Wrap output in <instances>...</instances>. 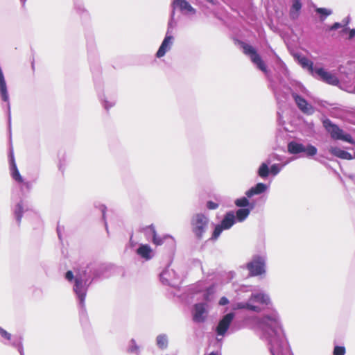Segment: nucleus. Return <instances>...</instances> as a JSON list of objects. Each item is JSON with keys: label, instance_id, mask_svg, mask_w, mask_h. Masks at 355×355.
Masks as SVG:
<instances>
[{"label": "nucleus", "instance_id": "obj_1", "mask_svg": "<svg viewBox=\"0 0 355 355\" xmlns=\"http://www.w3.org/2000/svg\"><path fill=\"white\" fill-rule=\"evenodd\" d=\"M257 326L261 331V338L267 343L271 355H293L277 311L258 318Z\"/></svg>", "mask_w": 355, "mask_h": 355}, {"label": "nucleus", "instance_id": "obj_2", "mask_svg": "<svg viewBox=\"0 0 355 355\" xmlns=\"http://www.w3.org/2000/svg\"><path fill=\"white\" fill-rule=\"evenodd\" d=\"M93 263L81 266L76 270L75 284L73 286V291L78 301V306L81 313L86 311L85 300L87 290L94 281Z\"/></svg>", "mask_w": 355, "mask_h": 355}, {"label": "nucleus", "instance_id": "obj_3", "mask_svg": "<svg viewBox=\"0 0 355 355\" xmlns=\"http://www.w3.org/2000/svg\"><path fill=\"white\" fill-rule=\"evenodd\" d=\"M209 224L208 217L202 213L194 214L191 219V226L193 233L198 239H202L206 232Z\"/></svg>", "mask_w": 355, "mask_h": 355}, {"label": "nucleus", "instance_id": "obj_4", "mask_svg": "<svg viewBox=\"0 0 355 355\" xmlns=\"http://www.w3.org/2000/svg\"><path fill=\"white\" fill-rule=\"evenodd\" d=\"M266 256L257 254L252 257V260L246 264L251 276H259L266 273Z\"/></svg>", "mask_w": 355, "mask_h": 355}, {"label": "nucleus", "instance_id": "obj_5", "mask_svg": "<svg viewBox=\"0 0 355 355\" xmlns=\"http://www.w3.org/2000/svg\"><path fill=\"white\" fill-rule=\"evenodd\" d=\"M234 317L235 314L234 312H230L224 315L220 319L215 328V332L217 336L216 340L219 343L220 347L222 345L223 338L225 336L230 329V324H232Z\"/></svg>", "mask_w": 355, "mask_h": 355}, {"label": "nucleus", "instance_id": "obj_6", "mask_svg": "<svg viewBox=\"0 0 355 355\" xmlns=\"http://www.w3.org/2000/svg\"><path fill=\"white\" fill-rule=\"evenodd\" d=\"M241 46L243 53L250 57L251 62L267 76L268 73L267 67L257 50L252 45L245 43H242Z\"/></svg>", "mask_w": 355, "mask_h": 355}, {"label": "nucleus", "instance_id": "obj_7", "mask_svg": "<svg viewBox=\"0 0 355 355\" xmlns=\"http://www.w3.org/2000/svg\"><path fill=\"white\" fill-rule=\"evenodd\" d=\"M236 223V217L234 211H227L220 224H218L213 232L211 239L216 240L223 230H230Z\"/></svg>", "mask_w": 355, "mask_h": 355}, {"label": "nucleus", "instance_id": "obj_8", "mask_svg": "<svg viewBox=\"0 0 355 355\" xmlns=\"http://www.w3.org/2000/svg\"><path fill=\"white\" fill-rule=\"evenodd\" d=\"M0 336L2 338L1 342L4 345L12 346L17 349L20 355H24L22 338L21 336H12L1 327H0Z\"/></svg>", "mask_w": 355, "mask_h": 355}, {"label": "nucleus", "instance_id": "obj_9", "mask_svg": "<svg viewBox=\"0 0 355 355\" xmlns=\"http://www.w3.org/2000/svg\"><path fill=\"white\" fill-rule=\"evenodd\" d=\"M288 151L290 154L297 155L301 153H305L307 157H312L317 154V148L311 144L306 146L295 141L288 142L287 145Z\"/></svg>", "mask_w": 355, "mask_h": 355}, {"label": "nucleus", "instance_id": "obj_10", "mask_svg": "<svg viewBox=\"0 0 355 355\" xmlns=\"http://www.w3.org/2000/svg\"><path fill=\"white\" fill-rule=\"evenodd\" d=\"M10 168L12 178L18 183H21V190L29 191L33 186L32 182L26 181L24 182L19 171L17 167L13 153H11L10 155Z\"/></svg>", "mask_w": 355, "mask_h": 355}, {"label": "nucleus", "instance_id": "obj_11", "mask_svg": "<svg viewBox=\"0 0 355 355\" xmlns=\"http://www.w3.org/2000/svg\"><path fill=\"white\" fill-rule=\"evenodd\" d=\"M319 148L320 153L316 160L327 168H330L331 166L328 164L327 161H331V157H333V144L331 141H324L319 145Z\"/></svg>", "mask_w": 355, "mask_h": 355}, {"label": "nucleus", "instance_id": "obj_12", "mask_svg": "<svg viewBox=\"0 0 355 355\" xmlns=\"http://www.w3.org/2000/svg\"><path fill=\"white\" fill-rule=\"evenodd\" d=\"M209 313V304L207 302H198L193 305L192 318L196 323L204 322Z\"/></svg>", "mask_w": 355, "mask_h": 355}, {"label": "nucleus", "instance_id": "obj_13", "mask_svg": "<svg viewBox=\"0 0 355 355\" xmlns=\"http://www.w3.org/2000/svg\"><path fill=\"white\" fill-rule=\"evenodd\" d=\"M291 94L297 107L302 113L306 115H312L315 112L314 107L293 89L291 90Z\"/></svg>", "mask_w": 355, "mask_h": 355}, {"label": "nucleus", "instance_id": "obj_14", "mask_svg": "<svg viewBox=\"0 0 355 355\" xmlns=\"http://www.w3.org/2000/svg\"><path fill=\"white\" fill-rule=\"evenodd\" d=\"M249 299L251 305L260 306L261 311L264 309V306H268L272 304L270 296L263 291L252 293Z\"/></svg>", "mask_w": 355, "mask_h": 355}, {"label": "nucleus", "instance_id": "obj_15", "mask_svg": "<svg viewBox=\"0 0 355 355\" xmlns=\"http://www.w3.org/2000/svg\"><path fill=\"white\" fill-rule=\"evenodd\" d=\"M176 274L173 269L167 266L160 274V281L164 285L175 287L177 285L175 280Z\"/></svg>", "mask_w": 355, "mask_h": 355}, {"label": "nucleus", "instance_id": "obj_16", "mask_svg": "<svg viewBox=\"0 0 355 355\" xmlns=\"http://www.w3.org/2000/svg\"><path fill=\"white\" fill-rule=\"evenodd\" d=\"M174 42V37L168 33H166L165 37L156 53V57L160 58L171 49Z\"/></svg>", "mask_w": 355, "mask_h": 355}, {"label": "nucleus", "instance_id": "obj_17", "mask_svg": "<svg viewBox=\"0 0 355 355\" xmlns=\"http://www.w3.org/2000/svg\"><path fill=\"white\" fill-rule=\"evenodd\" d=\"M28 211L27 205L22 200H21L19 202H17L12 208V212L15 217V219L19 226L21 218L23 217L24 214Z\"/></svg>", "mask_w": 355, "mask_h": 355}, {"label": "nucleus", "instance_id": "obj_18", "mask_svg": "<svg viewBox=\"0 0 355 355\" xmlns=\"http://www.w3.org/2000/svg\"><path fill=\"white\" fill-rule=\"evenodd\" d=\"M334 140H341L345 142L354 144L355 141L352 135L340 128L337 125L334 124Z\"/></svg>", "mask_w": 355, "mask_h": 355}, {"label": "nucleus", "instance_id": "obj_19", "mask_svg": "<svg viewBox=\"0 0 355 355\" xmlns=\"http://www.w3.org/2000/svg\"><path fill=\"white\" fill-rule=\"evenodd\" d=\"M233 310H240V309H247L248 311H254V312H261V307L259 305H251V302L250 299L248 300L247 302H237L234 304L232 307Z\"/></svg>", "mask_w": 355, "mask_h": 355}, {"label": "nucleus", "instance_id": "obj_20", "mask_svg": "<svg viewBox=\"0 0 355 355\" xmlns=\"http://www.w3.org/2000/svg\"><path fill=\"white\" fill-rule=\"evenodd\" d=\"M172 7L174 11L176 8H178L182 12L187 11V12L193 14L196 12V10L187 0H174L172 3Z\"/></svg>", "mask_w": 355, "mask_h": 355}, {"label": "nucleus", "instance_id": "obj_21", "mask_svg": "<svg viewBox=\"0 0 355 355\" xmlns=\"http://www.w3.org/2000/svg\"><path fill=\"white\" fill-rule=\"evenodd\" d=\"M312 75L329 85H333V75L326 71L323 68H315L314 74Z\"/></svg>", "mask_w": 355, "mask_h": 355}, {"label": "nucleus", "instance_id": "obj_22", "mask_svg": "<svg viewBox=\"0 0 355 355\" xmlns=\"http://www.w3.org/2000/svg\"><path fill=\"white\" fill-rule=\"evenodd\" d=\"M295 58L303 69H307L311 74H314V69L315 68L310 60L304 55L298 54L295 55Z\"/></svg>", "mask_w": 355, "mask_h": 355}, {"label": "nucleus", "instance_id": "obj_23", "mask_svg": "<svg viewBox=\"0 0 355 355\" xmlns=\"http://www.w3.org/2000/svg\"><path fill=\"white\" fill-rule=\"evenodd\" d=\"M268 189V186L262 182L256 184L254 187H251L245 192V196L248 198H252L255 195L263 193Z\"/></svg>", "mask_w": 355, "mask_h": 355}, {"label": "nucleus", "instance_id": "obj_24", "mask_svg": "<svg viewBox=\"0 0 355 355\" xmlns=\"http://www.w3.org/2000/svg\"><path fill=\"white\" fill-rule=\"evenodd\" d=\"M137 253L143 259L150 260L153 257L151 248L147 244H141L137 250Z\"/></svg>", "mask_w": 355, "mask_h": 355}, {"label": "nucleus", "instance_id": "obj_25", "mask_svg": "<svg viewBox=\"0 0 355 355\" xmlns=\"http://www.w3.org/2000/svg\"><path fill=\"white\" fill-rule=\"evenodd\" d=\"M271 161L267 159L266 162L261 164L258 170L257 175L262 179H266L270 175V167L269 165Z\"/></svg>", "mask_w": 355, "mask_h": 355}, {"label": "nucleus", "instance_id": "obj_26", "mask_svg": "<svg viewBox=\"0 0 355 355\" xmlns=\"http://www.w3.org/2000/svg\"><path fill=\"white\" fill-rule=\"evenodd\" d=\"M92 269L94 279H95L105 275V272L108 269V266L105 264L97 265L96 263H93Z\"/></svg>", "mask_w": 355, "mask_h": 355}, {"label": "nucleus", "instance_id": "obj_27", "mask_svg": "<svg viewBox=\"0 0 355 355\" xmlns=\"http://www.w3.org/2000/svg\"><path fill=\"white\" fill-rule=\"evenodd\" d=\"M253 209V206L250 205V208H240L236 210L235 214L236 221L243 222L249 216L250 211Z\"/></svg>", "mask_w": 355, "mask_h": 355}, {"label": "nucleus", "instance_id": "obj_28", "mask_svg": "<svg viewBox=\"0 0 355 355\" xmlns=\"http://www.w3.org/2000/svg\"><path fill=\"white\" fill-rule=\"evenodd\" d=\"M302 8L300 0H292V6L290 9V17L296 19L299 17V12Z\"/></svg>", "mask_w": 355, "mask_h": 355}, {"label": "nucleus", "instance_id": "obj_29", "mask_svg": "<svg viewBox=\"0 0 355 355\" xmlns=\"http://www.w3.org/2000/svg\"><path fill=\"white\" fill-rule=\"evenodd\" d=\"M148 230H150V231L152 232V236H153V242L154 244H155L156 245H161L164 243V240L166 239H168V238H171L170 236L168 235H166V236H164L163 238L162 237H160L157 234V232H156V230H155V227L153 226V225H149L148 227H147Z\"/></svg>", "mask_w": 355, "mask_h": 355}, {"label": "nucleus", "instance_id": "obj_30", "mask_svg": "<svg viewBox=\"0 0 355 355\" xmlns=\"http://www.w3.org/2000/svg\"><path fill=\"white\" fill-rule=\"evenodd\" d=\"M156 345L162 350L166 349L168 345V339L166 334H159L156 338Z\"/></svg>", "mask_w": 355, "mask_h": 355}, {"label": "nucleus", "instance_id": "obj_31", "mask_svg": "<svg viewBox=\"0 0 355 355\" xmlns=\"http://www.w3.org/2000/svg\"><path fill=\"white\" fill-rule=\"evenodd\" d=\"M126 351L128 354L140 355V346L137 343L135 339L132 338L128 343Z\"/></svg>", "mask_w": 355, "mask_h": 355}, {"label": "nucleus", "instance_id": "obj_32", "mask_svg": "<svg viewBox=\"0 0 355 355\" xmlns=\"http://www.w3.org/2000/svg\"><path fill=\"white\" fill-rule=\"evenodd\" d=\"M321 121L324 128L329 133L331 138H333V122L324 114L321 117Z\"/></svg>", "mask_w": 355, "mask_h": 355}, {"label": "nucleus", "instance_id": "obj_33", "mask_svg": "<svg viewBox=\"0 0 355 355\" xmlns=\"http://www.w3.org/2000/svg\"><path fill=\"white\" fill-rule=\"evenodd\" d=\"M315 10L316 13L319 15L320 21H324L327 17L332 14L331 10L324 8H316Z\"/></svg>", "mask_w": 355, "mask_h": 355}, {"label": "nucleus", "instance_id": "obj_34", "mask_svg": "<svg viewBox=\"0 0 355 355\" xmlns=\"http://www.w3.org/2000/svg\"><path fill=\"white\" fill-rule=\"evenodd\" d=\"M334 156L345 159H352L353 158V157L349 153L336 147H334Z\"/></svg>", "mask_w": 355, "mask_h": 355}, {"label": "nucleus", "instance_id": "obj_35", "mask_svg": "<svg viewBox=\"0 0 355 355\" xmlns=\"http://www.w3.org/2000/svg\"><path fill=\"white\" fill-rule=\"evenodd\" d=\"M288 162L289 161H287L283 164H273L270 167V174L272 176H276Z\"/></svg>", "mask_w": 355, "mask_h": 355}, {"label": "nucleus", "instance_id": "obj_36", "mask_svg": "<svg viewBox=\"0 0 355 355\" xmlns=\"http://www.w3.org/2000/svg\"><path fill=\"white\" fill-rule=\"evenodd\" d=\"M234 203L236 206L240 208H248V207L251 205L247 196L236 199Z\"/></svg>", "mask_w": 355, "mask_h": 355}, {"label": "nucleus", "instance_id": "obj_37", "mask_svg": "<svg viewBox=\"0 0 355 355\" xmlns=\"http://www.w3.org/2000/svg\"><path fill=\"white\" fill-rule=\"evenodd\" d=\"M74 8L76 12L82 17H87L89 15L87 10L85 8L83 3L80 2H76Z\"/></svg>", "mask_w": 355, "mask_h": 355}, {"label": "nucleus", "instance_id": "obj_38", "mask_svg": "<svg viewBox=\"0 0 355 355\" xmlns=\"http://www.w3.org/2000/svg\"><path fill=\"white\" fill-rule=\"evenodd\" d=\"M174 15H175V11L172 10V12L171 15V18L168 23V27H167V31H166V33L172 35L173 29L176 26L177 23L175 21Z\"/></svg>", "mask_w": 355, "mask_h": 355}, {"label": "nucleus", "instance_id": "obj_39", "mask_svg": "<svg viewBox=\"0 0 355 355\" xmlns=\"http://www.w3.org/2000/svg\"><path fill=\"white\" fill-rule=\"evenodd\" d=\"M100 99L102 102L103 106L106 110L112 107L116 103V101L114 99L108 101L104 95L103 96H100Z\"/></svg>", "mask_w": 355, "mask_h": 355}, {"label": "nucleus", "instance_id": "obj_40", "mask_svg": "<svg viewBox=\"0 0 355 355\" xmlns=\"http://www.w3.org/2000/svg\"><path fill=\"white\" fill-rule=\"evenodd\" d=\"M213 294H214V288L213 287L207 288L203 293V300H205L204 302H207L208 304V302H211L212 300Z\"/></svg>", "mask_w": 355, "mask_h": 355}, {"label": "nucleus", "instance_id": "obj_41", "mask_svg": "<svg viewBox=\"0 0 355 355\" xmlns=\"http://www.w3.org/2000/svg\"><path fill=\"white\" fill-rule=\"evenodd\" d=\"M106 207L104 205H101L100 206V210L102 212V218H103V220H104V223H105V230L107 231V232L108 233V226H107V223L106 222V220H105V212H106Z\"/></svg>", "mask_w": 355, "mask_h": 355}, {"label": "nucleus", "instance_id": "obj_42", "mask_svg": "<svg viewBox=\"0 0 355 355\" xmlns=\"http://www.w3.org/2000/svg\"><path fill=\"white\" fill-rule=\"evenodd\" d=\"M293 86L295 87V92H296L297 93V92L306 93V89L304 87V86L300 83H296Z\"/></svg>", "mask_w": 355, "mask_h": 355}, {"label": "nucleus", "instance_id": "obj_43", "mask_svg": "<svg viewBox=\"0 0 355 355\" xmlns=\"http://www.w3.org/2000/svg\"><path fill=\"white\" fill-rule=\"evenodd\" d=\"M349 22V17H346L343 21V24H340V23H334V30H336L339 28H341V27H345L348 25Z\"/></svg>", "mask_w": 355, "mask_h": 355}, {"label": "nucleus", "instance_id": "obj_44", "mask_svg": "<svg viewBox=\"0 0 355 355\" xmlns=\"http://www.w3.org/2000/svg\"><path fill=\"white\" fill-rule=\"evenodd\" d=\"M345 348L343 346L334 347V355H345Z\"/></svg>", "mask_w": 355, "mask_h": 355}, {"label": "nucleus", "instance_id": "obj_45", "mask_svg": "<svg viewBox=\"0 0 355 355\" xmlns=\"http://www.w3.org/2000/svg\"><path fill=\"white\" fill-rule=\"evenodd\" d=\"M65 278L69 282L73 281L75 282V275H73V272L71 270H68L65 273Z\"/></svg>", "mask_w": 355, "mask_h": 355}, {"label": "nucleus", "instance_id": "obj_46", "mask_svg": "<svg viewBox=\"0 0 355 355\" xmlns=\"http://www.w3.org/2000/svg\"><path fill=\"white\" fill-rule=\"evenodd\" d=\"M218 206H219V205L218 203L214 202L211 200H209L207 202V209H211V210L216 209L218 207Z\"/></svg>", "mask_w": 355, "mask_h": 355}, {"label": "nucleus", "instance_id": "obj_47", "mask_svg": "<svg viewBox=\"0 0 355 355\" xmlns=\"http://www.w3.org/2000/svg\"><path fill=\"white\" fill-rule=\"evenodd\" d=\"M66 163L64 159H60L58 163V168L60 171L63 172L65 168Z\"/></svg>", "mask_w": 355, "mask_h": 355}, {"label": "nucleus", "instance_id": "obj_48", "mask_svg": "<svg viewBox=\"0 0 355 355\" xmlns=\"http://www.w3.org/2000/svg\"><path fill=\"white\" fill-rule=\"evenodd\" d=\"M229 303V300L226 297H222L219 300V304L221 306L226 305Z\"/></svg>", "mask_w": 355, "mask_h": 355}, {"label": "nucleus", "instance_id": "obj_49", "mask_svg": "<svg viewBox=\"0 0 355 355\" xmlns=\"http://www.w3.org/2000/svg\"><path fill=\"white\" fill-rule=\"evenodd\" d=\"M354 36H355V29H351V30L349 31V36H348V38H349V39H352V38H353Z\"/></svg>", "mask_w": 355, "mask_h": 355}, {"label": "nucleus", "instance_id": "obj_50", "mask_svg": "<svg viewBox=\"0 0 355 355\" xmlns=\"http://www.w3.org/2000/svg\"><path fill=\"white\" fill-rule=\"evenodd\" d=\"M319 104L320 106H322L323 107H327V105L331 106V104H329L327 101H321Z\"/></svg>", "mask_w": 355, "mask_h": 355}, {"label": "nucleus", "instance_id": "obj_51", "mask_svg": "<svg viewBox=\"0 0 355 355\" xmlns=\"http://www.w3.org/2000/svg\"><path fill=\"white\" fill-rule=\"evenodd\" d=\"M57 232H58V235L59 236V239H61V236H60L61 227H60V225H58V227H57Z\"/></svg>", "mask_w": 355, "mask_h": 355}, {"label": "nucleus", "instance_id": "obj_52", "mask_svg": "<svg viewBox=\"0 0 355 355\" xmlns=\"http://www.w3.org/2000/svg\"><path fill=\"white\" fill-rule=\"evenodd\" d=\"M208 355H221V353L218 351L211 352Z\"/></svg>", "mask_w": 355, "mask_h": 355}, {"label": "nucleus", "instance_id": "obj_53", "mask_svg": "<svg viewBox=\"0 0 355 355\" xmlns=\"http://www.w3.org/2000/svg\"><path fill=\"white\" fill-rule=\"evenodd\" d=\"M206 1L211 3L213 5H216L218 3L217 0H206Z\"/></svg>", "mask_w": 355, "mask_h": 355}, {"label": "nucleus", "instance_id": "obj_54", "mask_svg": "<svg viewBox=\"0 0 355 355\" xmlns=\"http://www.w3.org/2000/svg\"><path fill=\"white\" fill-rule=\"evenodd\" d=\"M334 85H337L338 84L339 81L337 78H334Z\"/></svg>", "mask_w": 355, "mask_h": 355}, {"label": "nucleus", "instance_id": "obj_55", "mask_svg": "<svg viewBox=\"0 0 355 355\" xmlns=\"http://www.w3.org/2000/svg\"><path fill=\"white\" fill-rule=\"evenodd\" d=\"M328 30L329 31H332L333 30V25L329 26V28H328Z\"/></svg>", "mask_w": 355, "mask_h": 355}, {"label": "nucleus", "instance_id": "obj_56", "mask_svg": "<svg viewBox=\"0 0 355 355\" xmlns=\"http://www.w3.org/2000/svg\"><path fill=\"white\" fill-rule=\"evenodd\" d=\"M20 1L23 3V4H24V3H25V1H26V0H20Z\"/></svg>", "mask_w": 355, "mask_h": 355}, {"label": "nucleus", "instance_id": "obj_57", "mask_svg": "<svg viewBox=\"0 0 355 355\" xmlns=\"http://www.w3.org/2000/svg\"><path fill=\"white\" fill-rule=\"evenodd\" d=\"M347 31V28H344L343 29V31H345V32Z\"/></svg>", "mask_w": 355, "mask_h": 355}]
</instances>
